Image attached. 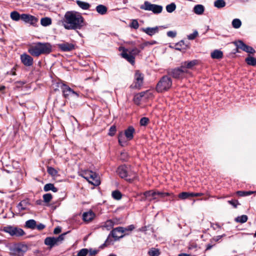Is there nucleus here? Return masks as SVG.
I'll use <instances>...</instances> for the list:
<instances>
[{"instance_id": "nucleus-1", "label": "nucleus", "mask_w": 256, "mask_h": 256, "mask_svg": "<svg viewBox=\"0 0 256 256\" xmlns=\"http://www.w3.org/2000/svg\"><path fill=\"white\" fill-rule=\"evenodd\" d=\"M62 24L66 30H80L84 26V18L78 12L68 11L64 14Z\"/></svg>"}, {"instance_id": "nucleus-2", "label": "nucleus", "mask_w": 256, "mask_h": 256, "mask_svg": "<svg viewBox=\"0 0 256 256\" xmlns=\"http://www.w3.org/2000/svg\"><path fill=\"white\" fill-rule=\"evenodd\" d=\"M52 51V46L49 43L38 42L28 49L32 56H38L41 54H48Z\"/></svg>"}, {"instance_id": "nucleus-3", "label": "nucleus", "mask_w": 256, "mask_h": 256, "mask_svg": "<svg viewBox=\"0 0 256 256\" xmlns=\"http://www.w3.org/2000/svg\"><path fill=\"white\" fill-rule=\"evenodd\" d=\"M122 52L121 54L122 56L126 60L131 64H134V63L135 56L140 52V50L135 48L132 50L121 48Z\"/></svg>"}, {"instance_id": "nucleus-4", "label": "nucleus", "mask_w": 256, "mask_h": 256, "mask_svg": "<svg viewBox=\"0 0 256 256\" xmlns=\"http://www.w3.org/2000/svg\"><path fill=\"white\" fill-rule=\"evenodd\" d=\"M134 229V225L132 224L128 226L126 228L118 227L113 229L110 234L116 240H118L120 238H123L126 234H123L127 232H132Z\"/></svg>"}, {"instance_id": "nucleus-5", "label": "nucleus", "mask_w": 256, "mask_h": 256, "mask_svg": "<svg viewBox=\"0 0 256 256\" xmlns=\"http://www.w3.org/2000/svg\"><path fill=\"white\" fill-rule=\"evenodd\" d=\"M3 231L12 236H21L25 234L24 232L20 228L12 226H7L3 228Z\"/></svg>"}, {"instance_id": "nucleus-6", "label": "nucleus", "mask_w": 256, "mask_h": 256, "mask_svg": "<svg viewBox=\"0 0 256 256\" xmlns=\"http://www.w3.org/2000/svg\"><path fill=\"white\" fill-rule=\"evenodd\" d=\"M10 250L11 256H23L27 250V246L24 244H18L11 247Z\"/></svg>"}, {"instance_id": "nucleus-7", "label": "nucleus", "mask_w": 256, "mask_h": 256, "mask_svg": "<svg viewBox=\"0 0 256 256\" xmlns=\"http://www.w3.org/2000/svg\"><path fill=\"white\" fill-rule=\"evenodd\" d=\"M140 8L146 10L152 11L154 14H160L162 10V6L160 5L152 4L146 1L144 4L140 6Z\"/></svg>"}, {"instance_id": "nucleus-8", "label": "nucleus", "mask_w": 256, "mask_h": 256, "mask_svg": "<svg viewBox=\"0 0 256 256\" xmlns=\"http://www.w3.org/2000/svg\"><path fill=\"white\" fill-rule=\"evenodd\" d=\"M85 175L84 178L90 183L96 186H98L100 184L99 178L95 172L92 171H88L85 173Z\"/></svg>"}, {"instance_id": "nucleus-9", "label": "nucleus", "mask_w": 256, "mask_h": 256, "mask_svg": "<svg viewBox=\"0 0 256 256\" xmlns=\"http://www.w3.org/2000/svg\"><path fill=\"white\" fill-rule=\"evenodd\" d=\"M174 78H188L189 77L186 73L184 70L182 66L180 68H176L172 70L170 73Z\"/></svg>"}, {"instance_id": "nucleus-10", "label": "nucleus", "mask_w": 256, "mask_h": 256, "mask_svg": "<svg viewBox=\"0 0 256 256\" xmlns=\"http://www.w3.org/2000/svg\"><path fill=\"white\" fill-rule=\"evenodd\" d=\"M129 168L125 166H122L118 168L116 172L122 178H126L128 176H132V175H134L132 178H134L135 174L130 172L129 171Z\"/></svg>"}, {"instance_id": "nucleus-11", "label": "nucleus", "mask_w": 256, "mask_h": 256, "mask_svg": "<svg viewBox=\"0 0 256 256\" xmlns=\"http://www.w3.org/2000/svg\"><path fill=\"white\" fill-rule=\"evenodd\" d=\"M172 81H158L156 89L158 92H162L166 90L172 86Z\"/></svg>"}, {"instance_id": "nucleus-12", "label": "nucleus", "mask_w": 256, "mask_h": 256, "mask_svg": "<svg viewBox=\"0 0 256 256\" xmlns=\"http://www.w3.org/2000/svg\"><path fill=\"white\" fill-rule=\"evenodd\" d=\"M236 44L237 48L241 49L246 52L254 54L255 52L254 50L252 47L247 46L241 40L236 42Z\"/></svg>"}, {"instance_id": "nucleus-13", "label": "nucleus", "mask_w": 256, "mask_h": 256, "mask_svg": "<svg viewBox=\"0 0 256 256\" xmlns=\"http://www.w3.org/2000/svg\"><path fill=\"white\" fill-rule=\"evenodd\" d=\"M60 86H61L63 88L62 90V92L64 96L66 98H68L72 94H74L76 96H78V94L76 92L74 91L70 87H69L66 84H60Z\"/></svg>"}, {"instance_id": "nucleus-14", "label": "nucleus", "mask_w": 256, "mask_h": 256, "mask_svg": "<svg viewBox=\"0 0 256 256\" xmlns=\"http://www.w3.org/2000/svg\"><path fill=\"white\" fill-rule=\"evenodd\" d=\"M152 96V94L149 91L146 90L138 94L135 96L134 98V102L136 104H139L140 101L142 100V98H148Z\"/></svg>"}, {"instance_id": "nucleus-15", "label": "nucleus", "mask_w": 256, "mask_h": 256, "mask_svg": "<svg viewBox=\"0 0 256 256\" xmlns=\"http://www.w3.org/2000/svg\"><path fill=\"white\" fill-rule=\"evenodd\" d=\"M142 198L144 200H148L149 201L156 200L157 196L156 191L149 190L143 194V197Z\"/></svg>"}, {"instance_id": "nucleus-16", "label": "nucleus", "mask_w": 256, "mask_h": 256, "mask_svg": "<svg viewBox=\"0 0 256 256\" xmlns=\"http://www.w3.org/2000/svg\"><path fill=\"white\" fill-rule=\"evenodd\" d=\"M21 20L26 22L34 24L38 22V18L34 16L28 14H21Z\"/></svg>"}, {"instance_id": "nucleus-17", "label": "nucleus", "mask_w": 256, "mask_h": 256, "mask_svg": "<svg viewBox=\"0 0 256 256\" xmlns=\"http://www.w3.org/2000/svg\"><path fill=\"white\" fill-rule=\"evenodd\" d=\"M20 59L22 64L26 66H32L33 64V58L28 54H22Z\"/></svg>"}, {"instance_id": "nucleus-18", "label": "nucleus", "mask_w": 256, "mask_h": 256, "mask_svg": "<svg viewBox=\"0 0 256 256\" xmlns=\"http://www.w3.org/2000/svg\"><path fill=\"white\" fill-rule=\"evenodd\" d=\"M44 244L48 246L50 248L59 245L55 237H47L44 240Z\"/></svg>"}, {"instance_id": "nucleus-19", "label": "nucleus", "mask_w": 256, "mask_h": 256, "mask_svg": "<svg viewBox=\"0 0 256 256\" xmlns=\"http://www.w3.org/2000/svg\"><path fill=\"white\" fill-rule=\"evenodd\" d=\"M58 47L64 52H68L74 48V45L72 44L64 42L59 44Z\"/></svg>"}, {"instance_id": "nucleus-20", "label": "nucleus", "mask_w": 256, "mask_h": 256, "mask_svg": "<svg viewBox=\"0 0 256 256\" xmlns=\"http://www.w3.org/2000/svg\"><path fill=\"white\" fill-rule=\"evenodd\" d=\"M95 214L92 211L85 212L82 214V219L86 222L92 221L94 218Z\"/></svg>"}, {"instance_id": "nucleus-21", "label": "nucleus", "mask_w": 256, "mask_h": 256, "mask_svg": "<svg viewBox=\"0 0 256 256\" xmlns=\"http://www.w3.org/2000/svg\"><path fill=\"white\" fill-rule=\"evenodd\" d=\"M134 132V129L132 126H129L125 130L124 135L128 140H130L133 138Z\"/></svg>"}, {"instance_id": "nucleus-22", "label": "nucleus", "mask_w": 256, "mask_h": 256, "mask_svg": "<svg viewBox=\"0 0 256 256\" xmlns=\"http://www.w3.org/2000/svg\"><path fill=\"white\" fill-rule=\"evenodd\" d=\"M196 64V60H192L189 62H186L182 66V68L184 70L186 73L188 75V72L186 68H190L195 66Z\"/></svg>"}, {"instance_id": "nucleus-23", "label": "nucleus", "mask_w": 256, "mask_h": 256, "mask_svg": "<svg viewBox=\"0 0 256 256\" xmlns=\"http://www.w3.org/2000/svg\"><path fill=\"white\" fill-rule=\"evenodd\" d=\"M142 31L146 33L147 34L152 36L158 32V26L154 28H143L142 29Z\"/></svg>"}, {"instance_id": "nucleus-24", "label": "nucleus", "mask_w": 256, "mask_h": 256, "mask_svg": "<svg viewBox=\"0 0 256 256\" xmlns=\"http://www.w3.org/2000/svg\"><path fill=\"white\" fill-rule=\"evenodd\" d=\"M204 10V7L202 4H196L194 8L193 11L194 12L198 15L202 14Z\"/></svg>"}, {"instance_id": "nucleus-25", "label": "nucleus", "mask_w": 256, "mask_h": 256, "mask_svg": "<svg viewBox=\"0 0 256 256\" xmlns=\"http://www.w3.org/2000/svg\"><path fill=\"white\" fill-rule=\"evenodd\" d=\"M96 12L100 14L104 15L106 14L107 12L108 8H107L102 4H99L96 6Z\"/></svg>"}, {"instance_id": "nucleus-26", "label": "nucleus", "mask_w": 256, "mask_h": 256, "mask_svg": "<svg viewBox=\"0 0 256 256\" xmlns=\"http://www.w3.org/2000/svg\"><path fill=\"white\" fill-rule=\"evenodd\" d=\"M222 56L223 53L220 50H216L211 53V56L212 58L219 59L222 58Z\"/></svg>"}, {"instance_id": "nucleus-27", "label": "nucleus", "mask_w": 256, "mask_h": 256, "mask_svg": "<svg viewBox=\"0 0 256 256\" xmlns=\"http://www.w3.org/2000/svg\"><path fill=\"white\" fill-rule=\"evenodd\" d=\"M76 3L78 6L84 10L89 9L90 6L88 3L78 0L76 1Z\"/></svg>"}, {"instance_id": "nucleus-28", "label": "nucleus", "mask_w": 256, "mask_h": 256, "mask_svg": "<svg viewBox=\"0 0 256 256\" xmlns=\"http://www.w3.org/2000/svg\"><path fill=\"white\" fill-rule=\"evenodd\" d=\"M44 190L45 192L52 190L54 192H56L58 191V188L54 186V184L50 183L46 184L44 186Z\"/></svg>"}, {"instance_id": "nucleus-29", "label": "nucleus", "mask_w": 256, "mask_h": 256, "mask_svg": "<svg viewBox=\"0 0 256 256\" xmlns=\"http://www.w3.org/2000/svg\"><path fill=\"white\" fill-rule=\"evenodd\" d=\"M25 226L28 228L34 229L36 228V222L34 220H30L26 222Z\"/></svg>"}, {"instance_id": "nucleus-30", "label": "nucleus", "mask_w": 256, "mask_h": 256, "mask_svg": "<svg viewBox=\"0 0 256 256\" xmlns=\"http://www.w3.org/2000/svg\"><path fill=\"white\" fill-rule=\"evenodd\" d=\"M114 224L115 222L112 220H108L105 222L103 228H105L106 230H110L113 228Z\"/></svg>"}, {"instance_id": "nucleus-31", "label": "nucleus", "mask_w": 256, "mask_h": 256, "mask_svg": "<svg viewBox=\"0 0 256 256\" xmlns=\"http://www.w3.org/2000/svg\"><path fill=\"white\" fill-rule=\"evenodd\" d=\"M40 24L42 26H46L52 24V20L50 18L46 17L41 18Z\"/></svg>"}, {"instance_id": "nucleus-32", "label": "nucleus", "mask_w": 256, "mask_h": 256, "mask_svg": "<svg viewBox=\"0 0 256 256\" xmlns=\"http://www.w3.org/2000/svg\"><path fill=\"white\" fill-rule=\"evenodd\" d=\"M60 84H64L62 81H54L52 84V86L54 90H59L60 89L62 90L63 88L60 86Z\"/></svg>"}, {"instance_id": "nucleus-33", "label": "nucleus", "mask_w": 256, "mask_h": 256, "mask_svg": "<svg viewBox=\"0 0 256 256\" xmlns=\"http://www.w3.org/2000/svg\"><path fill=\"white\" fill-rule=\"evenodd\" d=\"M142 86V81H134L130 85V88L133 89H140Z\"/></svg>"}, {"instance_id": "nucleus-34", "label": "nucleus", "mask_w": 256, "mask_h": 256, "mask_svg": "<svg viewBox=\"0 0 256 256\" xmlns=\"http://www.w3.org/2000/svg\"><path fill=\"white\" fill-rule=\"evenodd\" d=\"M226 2L224 0H216L214 2L215 7L220 8L226 6Z\"/></svg>"}, {"instance_id": "nucleus-35", "label": "nucleus", "mask_w": 256, "mask_h": 256, "mask_svg": "<svg viewBox=\"0 0 256 256\" xmlns=\"http://www.w3.org/2000/svg\"><path fill=\"white\" fill-rule=\"evenodd\" d=\"M236 194L240 196H245L256 194V191H238Z\"/></svg>"}, {"instance_id": "nucleus-36", "label": "nucleus", "mask_w": 256, "mask_h": 256, "mask_svg": "<svg viewBox=\"0 0 256 256\" xmlns=\"http://www.w3.org/2000/svg\"><path fill=\"white\" fill-rule=\"evenodd\" d=\"M118 142L120 146H124L126 144V141L125 140L124 134L121 132L118 135Z\"/></svg>"}, {"instance_id": "nucleus-37", "label": "nucleus", "mask_w": 256, "mask_h": 256, "mask_svg": "<svg viewBox=\"0 0 256 256\" xmlns=\"http://www.w3.org/2000/svg\"><path fill=\"white\" fill-rule=\"evenodd\" d=\"M10 18L12 20L18 21L21 20V15L18 12L14 11L10 13Z\"/></svg>"}, {"instance_id": "nucleus-38", "label": "nucleus", "mask_w": 256, "mask_h": 256, "mask_svg": "<svg viewBox=\"0 0 256 256\" xmlns=\"http://www.w3.org/2000/svg\"><path fill=\"white\" fill-rule=\"evenodd\" d=\"M242 25V22L240 19L235 18L232 21V26L234 28H238Z\"/></svg>"}, {"instance_id": "nucleus-39", "label": "nucleus", "mask_w": 256, "mask_h": 256, "mask_svg": "<svg viewBox=\"0 0 256 256\" xmlns=\"http://www.w3.org/2000/svg\"><path fill=\"white\" fill-rule=\"evenodd\" d=\"M150 256H158L160 254V252L158 249L152 248L148 252Z\"/></svg>"}, {"instance_id": "nucleus-40", "label": "nucleus", "mask_w": 256, "mask_h": 256, "mask_svg": "<svg viewBox=\"0 0 256 256\" xmlns=\"http://www.w3.org/2000/svg\"><path fill=\"white\" fill-rule=\"evenodd\" d=\"M246 61L249 65L254 66L256 65V58L252 56H248L246 59Z\"/></svg>"}, {"instance_id": "nucleus-41", "label": "nucleus", "mask_w": 256, "mask_h": 256, "mask_svg": "<svg viewBox=\"0 0 256 256\" xmlns=\"http://www.w3.org/2000/svg\"><path fill=\"white\" fill-rule=\"evenodd\" d=\"M176 8V5L174 3H171L166 6V10L168 12H173Z\"/></svg>"}, {"instance_id": "nucleus-42", "label": "nucleus", "mask_w": 256, "mask_h": 256, "mask_svg": "<svg viewBox=\"0 0 256 256\" xmlns=\"http://www.w3.org/2000/svg\"><path fill=\"white\" fill-rule=\"evenodd\" d=\"M112 196L116 200H119L122 198V194L118 190H114L112 192Z\"/></svg>"}, {"instance_id": "nucleus-43", "label": "nucleus", "mask_w": 256, "mask_h": 256, "mask_svg": "<svg viewBox=\"0 0 256 256\" xmlns=\"http://www.w3.org/2000/svg\"><path fill=\"white\" fill-rule=\"evenodd\" d=\"M190 196V192H182L178 194V198L182 200H185Z\"/></svg>"}, {"instance_id": "nucleus-44", "label": "nucleus", "mask_w": 256, "mask_h": 256, "mask_svg": "<svg viewBox=\"0 0 256 256\" xmlns=\"http://www.w3.org/2000/svg\"><path fill=\"white\" fill-rule=\"evenodd\" d=\"M134 78L136 80H143L144 78V74L139 70H136L134 74Z\"/></svg>"}, {"instance_id": "nucleus-45", "label": "nucleus", "mask_w": 256, "mask_h": 256, "mask_svg": "<svg viewBox=\"0 0 256 256\" xmlns=\"http://www.w3.org/2000/svg\"><path fill=\"white\" fill-rule=\"evenodd\" d=\"M236 221L240 223H244L248 220V216L246 215H242L240 216H238L236 219Z\"/></svg>"}, {"instance_id": "nucleus-46", "label": "nucleus", "mask_w": 256, "mask_h": 256, "mask_svg": "<svg viewBox=\"0 0 256 256\" xmlns=\"http://www.w3.org/2000/svg\"><path fill=\"white\" fill-rule=\"evenodd\" d=\"M48 172L52 176H55L57 174L58 172L53 168L48 166L47 170Z\"/></svg>"}, {"instance_id": "nucleus-47", "label": "nucleus", "mask_w": 256, "mask_h": 256, "mask_svg": "<svg viewBox=\"0 0 256 256\" xmlns=\"http://www.w3.org/2000/svg\"><path fill=\"white\" fill-rule=\"evenodd\" d=\"M156 196L157 199L158 198H164L166 196H169L172 194H170L168 192H156Z\"/></svg>"}, {"instance_id": "nucleus-48", "label": "nucleus", "mask_w": 256, "mask_h": 256, "mask_svg": "<svg viewBox=\"0 0 256 256\" xmlns=\"http://www.w3.org/2000/svg\"><path fill=\"white\" fill-rule=\"evenodd\" d=\"M44 200L46 202H49L52 198V195L50 194H46L43 196Z\"/></svg>"}, {"instance_id": "nucleus-49", "label": "nucleus", "mask_w": 256, "mask_h": 256, "mask_svg": "<svg viewBox=\"0 0 256 256\" xmlns=\"http://www.w3.org/2000/svg\"><path fill=\"white\" fill-rule=\"evenodd\" d=\"M198 32L196 30H194L192 34L188 36V38L190 40H193L198 36Z\"/></svg>"}, {"instance_id": "nucleus-50", "label": "nucleus", "mask_w": 256, "mask_h": 256, "mask_svg": "<svg viewBox=\"0 0 256 256\" xmlns=\"http://www.w3.org/2000/svg\"><path fill=\"white\" fill-rule=\"evenodd\" d=\"M66 234H67V232L64 233V234H60V236H59L58 237L56 238L58 244H61L62 242L64 240V236Z\"/></svg>"}, {"instance_id": "nucleus-51", "label": "nucleus", "mask_w": 256, "mask_h": 256, "mask_svg": "<svg viewBox=\"0 0 256 256\" xmlns=\"http://www.w3.org/2000/svg\"><path fill=\"white\" fill-rule=\"evenodd\" d=\"M148 122L149 119L148 118L144 117L140 119V124L141 126H145L148 124Z\"/></svg>"}, {"instance_id": "nucleus-52", "label": "nucleus", "mask_w": 256, "mask_h": 256, "mask_svg": "<svg viewBox=\"0 0 256 256\" xmlns=\"http://www.w3.org/2000/svg\"><path fill=\"white\" fill-rule=\"evenodd\" d=\"M130 26L131 28H132L134 29H138L139 27V24L136 20H133Z\"/></svg>"}, {"instance_id": "nucleus-53", "label": "nucleus", "mask_w": 256, "mask_h": 256, "mask_svg": "<svg viewBox=\"0 0 256 256\" xmlns=\"http://www.w3.org/2000/svg\"><path fill=\"white\" fill-rule=\"evenodd\" d=\"M88 253V250L86 248H83L80 250L78 254V256H86Z\"/></svg>"}, {"instance_id": "nucleus-54", "label": "nucleus", "mask_w": 256, "mask_h": 256, "mask_svg": "<svg viewBox=\"0 0 256 256\" xmlns=\"http://www.w3.org/2000/svg\"><path fill=\"white\" fill-rule=\"evenodd\" d=\"M116 132V128L115 126H112L109 130L108 134L110 136H113Z\"/></svg>"}, {"instance_id": "nucleus-55", "label": "nucleus", "mask_w": 256, "mask_h": 256, "mask_svg": "<svg viewBox=\"0 0 256 256\" xmlns=\"http://www.w3.org/2000/svg\"><path fill=\"white\" fill-rule=\"evenodd\" d=\"M184 41L181 40L176 44V50H180L181 48L184 45Z\"/></svg>"}, {"instance_id": "nucleus-56", "label": "nucleus", "mask_w": 256, "mask_h": 256, "mask_svg": "<svg viewBox=\"0 0 256 256\" xmlns=\"http://www.w3.org/2000/svg\"><path fill=\"white\" fill-rule=\"evenodd\" d=\"M228 203L232 205L234 208H236L237 206L239 204L237 200H228Z\"/></svg>"}, {"instance_id": "nucleus-57", "label": "nucleus", "mask_w": 256, "mask_h": 256, "mask_svg": "<svg viewBox=\"0 0 256 256\" xmlns=\"http://www.w3.org/2000/svg\"><path fill=\"white\" fill-rule=\"evenodd\" d=\"M176 35V32L174 31H169L167 32V36L170 38H174Z\"/></svg>"}, {"instance_id": "nucleus-58", "label": "nucleus", "mask_w": 256, "mask_h": 256, "mask_svg": "<svg viewBox=\"0 0 256 256\" xmlns=\"http://www.w3.org/2000/svg\"><path fill=\"white\" fill-rule=\"evenodd\" d=\"M203 195H204V194L201 193V192H196V193L190 192V196H202Z\"/></svg>"}, {"instance_id": "nucleus-59", "label": "nucleus", "mask_w": 256, "mask_h": 256, "mask_svg": "<svg viewBox=\"0 0 256 256\" xmlns=\"http://www.w3.org/2000/svg\"><path fill=\"white\" fill-rule=\"evenodd\" d=\"M36 228L38 230H42L45 228V226L42 224H40L38 225L36 224Z\"/></svg>"}, {"instance_id": "nucleus-60", "label": "nucleus", "mask_w": 256, "mask_h": 256, "mask_svg": "<svg viewBox=\"0 0 256 256\" xmlns=\"http://www.w3.org/2000/svg\"><path fill=\"white\" fill-rule=\"evenodd\" d=\"M61 232V228L59 226L56 228L54 230V234H58Z\"/></svg>"}, {"instance_id": "nucleus-61", "label": "nucleus", "mask_w": 256, "mask_h": 256, "mask_svg": "<svg viewBox=\"0 0 256 256\" xmlns=\"http://www.w3.org/2000/svg\"><path fill=\"white\" fill-rule=\"evenodd\" d=\"M150 42H146L142 44H140V48L142 49V50H143L145 46H147L148 44H150Z\"/></svg>"}, {"instance_id": "nucleus-62", "label": "nucleus", "mask_w": 256, "mask_h": 256, "mask_svg": "<svg viewBox=\"0 0 256 256\" xmlns=\"http://www.w3.org/2000/svg\"><path fill=\"white\" fill-rule=\"evenodd\" d=\"M97 253H98V250H90V254L91 256H94V255L96 254Z\"/></svg>"}, {"instance_id": "nucleus-63", "label": "nucleus", "mask_w": 256, "mask_h": 256, "mask_svg": "<svg viewBox=\"0 0 256 256\" xmlns=\"http://www.w3.org/2000/svg\"><path fill=\"white\" fill-rule=\"evenodd\" d=\"M222 236H215L213 238V240H214L215 242H218L222 237Z\"/></svg>"}, {"instance_id": "nucleus-64", "label": "nucleus", "mask_w": 256, "mask_h": 256, "mask_svg": "<svg viewBox=\"0 0 256 256\" xmlns=\"http://www.w3.org/2000/svg\"><path fill=\"white\" fill-rule=\"evenodd\" d=\"M22 203L23 202H20L18 206L19 207V209L20 210H24L25 209L24 208L22 207Z\"/></svg>"}]
</instances>
